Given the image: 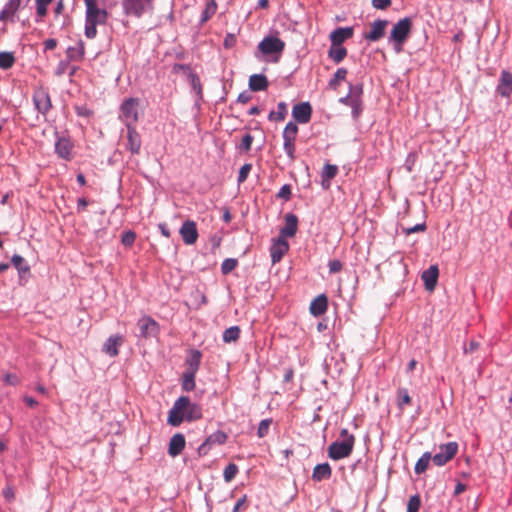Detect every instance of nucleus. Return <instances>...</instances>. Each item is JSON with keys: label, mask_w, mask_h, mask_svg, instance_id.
Segmentation results:
<instances>
[{"label": "nucleus", "mask_w": 512, "mask_h": 512, "mask_svg": "<svg viewBox=\"0 0 512 512\" xmlns=\"http://www.w3.org/2000/svg\"><path fill=\"white\" fill-rule=\"evenodd\" d=\"M86 6V24L85 35L93 39L97 34V25L105 24L108 19V13L99 6L98 0H84Z\"/></svg>", "instance_id": "obj_1"}, {"label": "nucleus", "mask_w": 512, "mask_h": 512, "mask_svg": "<svg viewBox=\"0 0 512 512\" xmlns=\"http://www.w3.org/2000/svg\"><path fill=\"white\" fill-rule=\"evenodd\" d=\"M342 440L331 443L328 447V456L332 460H340L347 458L351 455L355 437L350 434L347 429H342L340 433Z\"/></svg>", "instance_id": "obj_2"}, {"label": "nucleus", "mask_w": 512, "mask_h": 512, "mask_svg": "<svg viewBox=\"0 0 512 512\" xmlns=\"http://www.w3.org/2000/svg\"><path fill=\"white\" fill-rule=\"evenodd\" d=\"M155 0H122L125 15L141 18L145 13L154 9Z\"/></svg>", "instance_id": "obj_3"}, {"label": "nucleus", "mask_w": 512, "mask_h": 512, "mask_svg": "<svg viewBox=\"0 0 512 512\" xmlns=\"http://www.w3.org/2000/svg\"><path fill=\"white\" fill-rule=\"evenodd\" d=\"M285 49V42L276 36H267L258 44L259 52L264 56H275L277 62Z\"/></svg>", "instance_id": "obj_4"}, {"label": "nucleus", "mask_w": 512, "mask_h": 512, "mask_svg": "<svg viewBox=\"0 0 512 512\" xmlns=\"http://www.w3.org/2000/svg\"><path fill=\"white\" fill-rule=\"evenodd\" d=\"M362 94H363V87L362 85H351L349 94L341 98L340 101L342 103H345L346 105H349L352 109V116L357 119L362 113L363 106H362Z\"/></svg>", "instance_id": "obj_5"}, {"label": "nucleus", "mask_w": 512, "mask_h": 512, "mask_svg": "<svg viewBox=\"0 0 512 512\" xmlns=\"http://www.w3.org/2000/svg\"><path fill=\"white\" fill-rule=\"evenodd\" d=\"M121 119L127 128L135 126L139 119V100L136 98L126 99L121 105Z\"/></svg>", "instance_id": "obj_6"}, {"label": "nucleus", "mask_w": 512, "mask_h": 512, "mask_svg": "<svg viewBox=\"0 0 512 512\" xmlns=\"http://www.w3.org/2000/svg\"><path fill=\"white\" fill-rule=\"evenodd\" d=\"M412 29V21L410 18L405 17L399 20L392 28L389 40L391 42L396 43L397 45H402L407 37L409 36Z\"/></svg>", "instance_id": "obj_7"}, {"label": "nucleus", "mask_w": 512, "mask_h": 512, "mask_svg": "<svg viewBox=\"0 0 512 512\" xmlns=\"http://www.w3.org/2000/svg\"><path fill=\"white\" fill-rule=\"evenodd\" d=\"M188 404V397L181 396L179 397L173 407L170 409L168 413L167 422L173 427H178L184 420H186V409L185 405Z\"/></svg>", "instance_id": "obj_8"}, {"label": "nucleus", "mask_w": 512, "mask_h": 512, "mask_svg": "<svg viewBox=\"0 0 512 512\" xmlns=\"http://www.w3.org/2000/svg\"><path fill=\"white\" fill-rule=\"evenodd\" d=\"M439 449L440 451L433 456V462L437 466H443L457 454L458 444L456 442H449L440 445Z\"/></svg>", "instance_id": "obj_9"}, {"label": "nucleus", "mask_w": 512, "mask_h": 512, "mask_svg": "<svg viewBox=\"0 0 512 512\" xmlns=\"http://www.w3.org/2000/svg\"><path fill=\"white\" fill-rule=\"evenodd\" d=\"M33 102L36 109L43 115L52 108L51 98L48 89L44 87H37L33 93Z\"/></svg>", "instance_id": "obj_10"}, {"label": "nucleus", "mask_w": 512, "mask_h": 512, "mask_svg": "<svg viewBox=\"0 0 512 512\" xmlns=\"http://www.w3.org/2000/svg\"><path fill=\"white\" fill-rule=\"evenodd\" d=\"M137 326L140 331V336L143 338L155 337L159 333V324L150 316L141 317Z\"/></svg>", "instance_id": "obj_11"}, {"label": "nucleus", "mask_w": 512, "mask_h": 512, "mask_svg": "<svg viewBox=\"0 0 512 512\" xmlns=\"http://www.w3.org/2000/svg\"><path fill=\"white\" fill-rule=\"evenodd\" d=\"M228 436L225 432L218 430L209 435L198 448L200 455H206L213 445H222L226 443Z\"/></svg>", "instance_id": "obj_12"}, {"label": "nucleus", "mask_w": 512, "mask_h": 512, "mask_svg": "<svg viewBox=\"0 0 512 512\" xmlns=\"http://www.w3.org/2000/svg\"><path fill=\"white\" fill-rule=\"evenodd\" d=\"M179 233L186 245H193L198 239L196 223L191 220H187L182 224Z\"/></svg>", "instance_id": "obj_13"}, {"label": "nucleus", "mask_w": 512, "mask_h": 512, "mask_svg": "<svg viewBox=\"0 0 512 512\" xmlns=\"http://www.w3.org/2000/svg\"><path fill=\"white\" fill-rule=\"evenodd\" d=\"M312 115V107L308 102H302L294 105L292 116L296 122L306 124L310 121Z\"/></svg>", "instance_id": "obj_14"}, {"label": "nucleus", "mask_w": 512, "mask_h": 512, "mask_svg": "<svg viewBox=\"0 0 512 512\" xmlns=\"http://www.w3.org/2000/svg\"><path fill=\"white\" fill-rule=\"evenodd\" d=\"M387 25V20H375L370 24V31L364 34V38L373 42L380 40L385 34Z\"/></svg>", "instance_id": "obj_15"}, {"label": "nucleus", "mask_w": 512, "mask_h": 512, "mask_svg": "<svg viewBox=\"0 0 512 512\" xmlns=\"http://www.w3.org/2000/svg\"><path fill=\"white\" fill-rule=\"evenodd\" d=\"M353 34V27H339L330 33L329 39L334 46H342L343 42L353 37Z\"/></svg>", "instance_id": "obj_16"}, {"label": "nucleus", "mask_w": 512, "mask_h": 512, "mask_svg": "<svg viewBox=\"0 0 512 512\" xmlns=\"http://www.w3.org/2000/svg\"><path fill=\"white\" fill-rule=\"evenodd\" d=\"M288 250L289 244L287 240L279 237L270 248L272 263L275 264L280 262Z\"/></svg>", "instance_id": "obj_17"}, {"label": "nucleus", "mask_w": 512, "mask_h": 512, "mask_svg": "<svg viewBox=\"0 0 512 512\" xmlns=\"http://www.w3.org/2000/svg\"><path fill=\"white\" fill-rule=\"evenodd\" d=\"M124 343L123 336L116 334L110 336L103 344V352L110 357H116L119 354L118 348Z\"/></svg>", "instance_id": "obj_18"}, {"label": "nucleus", "mask_w": 512, "mask_h": 512, "mask_svg": "<svg viewBox=\"0 0 512 512\" xmlns=\"http://www.w3.org/2000/svg\"><path fill=\"white\" fill-rule=\"evenodd\" d=\"M497 92L502 96L509 98L512 94V74L503 70L501 72V76L499 79V84L497 86Z\"/></svg>", "instance_id": "obj_19"}, {"label": "nucleus", "mask_w": 512, "mask_h": 512, "mask_svg": "<svg viewBox=\"0 0 512 512\" xmlns=\"http://www.w3.org/2000/svg\"><path fill=\"white\" fill-rule=\"evenodd\" d=\"M73 143L70 139L61 137L55 143V151L57 155L65 160H70L72 158L73 151Z\"/></svg>", "instance_id": "obj_20"}, {"label": "nucleus", "mask_w": 512, "mask_h": 512, "mask_svg": "<svg viewBox=\"0 0 512 512\" xmlns=\"http://www.w3.org/2000/svg\"><path fill=\"white\" fill-rule=\"evenodd\" d=\"M439 276V269L437 265H431L427 270H425L421 278L424 281V285L426 290L433 291L436 287Z\"/></svg>", "instance_id": "obj_21"}, {"label": "nucleus", "mask_w": 512, "mask_h": 512, "mask_svg": "<svg viewBox=\"0 0 512 512\" xmlns=\"http://www.w3.org/2000/svg\"><path fill=\"white\" fill-rule=\"evenodd\" d=\"M298 228V218L294 214H286L285 215V226L280 230V237H293Z\"/></svg>", "instance_id": "obj_22"}, {"label": "nucleus", "mask_w": 512, "mask_h": 512, "mask_svg": "<svg viewBox=\"0 0 512 512\" xmlns=\"http://www.w3.org/2000/svg\"><path fill=\"white\" fill-rule=\"evenodd\" d=\"M185 437L181 433H176L172 436L169 442L168 454L171 457L180 455L185 448Z\"/></svg>", "instance_id": "obj_23"}, {"label": "nucleus", "mask_w": 512, "mask_h": 512, "mask_svg": "<svg viewBox=\"0 0 512 512\" xmlns=\"http://www.w3.org/2000/svg\"><path fill=\"white\" fill-rule=\"evenodd\" d=\"M127 140V148L131 151V153L138 154L141 148V137L135 126L127 128Z\"/></svg>", "instance_id": "obj_24"}, {"label": "nucleus", "mask_w": 512, "mask_h": 512, "mask_svg": "<svg viewBox=\"0 0 512 512\" xmlns=\"http://www.w3.org/2000/svg\"><path fill=\"white\" fill-rule=\"evenodd\" d=\"M21 0H9L0 12V21H13V17L18 11Z\"/></svg>", "instance_id": "obj_25"}, {"label": "nucleus", "mask_w": 512, "mask_h": 512, "mask_svg": "<svg viewBox=\"0 0 512 512\" xmlns=\"http://www.w3.org/2000/svg\"><path fill=\"white\" fill-rule=\"evenodd\" d=\"M328 308V299L325 295L317 296L310 304V313L314 316H320L326 312Z\"/></svg>", "instance_id": "obj_26"}, {"label": "nucleus", "mask_w": 512, "mask_h": 512, "mask_svg": "<svg viewBox=\"0 0 512 512\" xmlns=\"http://www.w3.org/2000/svg\"><path fill=\"white\" fill-rule=\"evenodd\" d=\"M268 85V79L263 74H253L249 77V88L254 92L264 91Z\"/></svg>", "instance_id": "obj_27"}, {"label": "nucleus", "mask_w": 512, "mask_h": 512, "mask_svg": "<svg viewBox=\"0 0 512 512\" xmlns=\"http://www.w3.org/2000/svg\"><path fill=\"white\" fill-rule=\"evenodd\" d=\"M332 475V469L329 463L318 464L314 467L312 472V479L316 482L327 480Z\"/></svg>", "instance_id": "obj_28"}, {"label": "nucleus", "mask_w": 512, "mask_h": 512, "mask_svg": "<svg viewBox=\"0 0 512 512\" xmlns=\"http://www.w3.org/2000/svg\"><path fill=\"white\" fill-rule=\"evenodd\" d=\"M202 359V353L199 350L193 349L189 352V355L186 359L187 363V371L192 373H197L200 367Z\"/></svg>", "instance_id": "obj_29"}, {"label": "nucleus", "mask_w": 512, "mask_h": 512, "mask_svg": "<svg viewBox=\"0 0 512 512\" xmlns=\"http://www.w3.org/2000/svg\"><path fill=\"white\" fill-rule=\"evenodd\" d=\"M85 55V45L82 41L67 49V57L71 61H81Z\"/></svg>", "instance_id": "obj_30"}, {"label": "nucleus", "mask_w": 512, "mask_h": 512, "mask_svg": "<svg viewBox=\"0 0 512 512\" xmlns=\"http://www.w3.org/2000/svg\"><path fill=\"white\" fill-rule=\"evenodd\" d=\"M338 173L336 165L326 164L322 171V186L326 189L330 187V182Z\"/></svg>", "instance_id": "obj_31"}, {"label": "nucleus", "mask_w": 512, "mask_h": 512, "mask_svg": "<svg viewBox=\"0 0 512 512\" xmlns=\"http://www.w3.org/2000/svg\"><path fill=\"white\" fill-rule=\"evenodd\" d=\"M185 409H186L185 416H186L187 421L199 420L202 417L201 407L196 403H192L189 398H188V404L185 405Z\"/></svg>", "instance_id": "obj_32"}, {"label": "nucleus", "mask_w": 512, "mask_h": 512, "mask_svg": "<svg viewBox=\"0 0 512 512\" xmlns=\"http://www.w3.org/2000/svg\"><path fill=\"white\" fill-rule=\"evenodd\" d=\"M412 399L406 388H399L396 392V404L398 409L403 412L407 405H410Z\"/></svg>", "instance_id": "obj_33"}, {"label": "nucleus", "mask_w": 512, "mask_h": 512, "mask_svg": "<svg viewBox=\"0 0 512 512\" xmlns=\"http://www.w3.org/2000/svg\"><path fill=\"white\" fill-rule=\"evenodd\" d=\"M347 56V49L343 46H334L331 44L328 50V57L332 59L336 64L340 63Z\"/></svg>", "instance_id": "obj_34"}, {"label": "nucleus", "mask_w": 512, "mask_h": 512, "mask_svg": "<svg viewBox=\"0 0 512 512\" xmlns=\"http://www.w3.org/2000/svg\"><path fill=\"white\" fill-rule=\"evenodd\" d=\"M217 11V3L215 0H209L205 9L202 12L200 22L201 24L206 23Z\"/></svg>", "instance_id": "obj_35"}, {"label": "nucleus", "mask_w": 512, "mask_h": 512, "mask_svg": "<svg viewBox=\"0 0 512 512\" xmlns=\"http://www.w3.org/2000/svg\"><path fill=\"white\" fill-rule=\"evenodd\" d=\"M431 459L433 460V457H431V453L425 452L415 464V473H424L427 470Z\"/></svg>", "instance_id": "obj_36"}, {"label": "nucleus", "mask_w": 512, "mask_h": 512, "mask_svg": "<svg viewBox=\"0 0 512 512\" xmlns=\"http://www.w3.org/2000/svg\"><path fill=\"white\" fill-rule=\"evenodd\" d=\"M347 73L348 71L346 68H338L334 73L333 78L329 81V87L336 90L340 85V82L346 79Z\"/></svg>", "instance_id": "obj_37"}, {"label": "nucleus", "mask_w": 512, "mask_h": 512, "mask_svg": "<svg viewBox=\"0 0 512 512\" xmlns=\"http://www.w3.org/2000/svg\"><path fill=\"white\" fill-rule=\"evenodd\" d=\"M11 262L13 266L18 270L19 274H26L30 271L29 265L26 263L25 259L20 255H13Z\"/></svg>", "instance_id": "obj_38"}, {"label": "nucleus", "mask_w": 512, "mask_h": 512, "mask_svg": "<svg viewBox=\"0 0 512 512\" xmlns=\"http://www.w3.org/2000/svg\"><path fill=\"white\" fill-rule=\"evenodd\" d=\"M287 115V105L284 102L278 103L277 111H271L269 113V120L271 121H283Z\"/></svg>", "instance_id": "obj_39"}, {"label": "nucleus", "mask_w": 512, "mask_h": 512, "mask_svg": "<svg viewBox=\"0 0 512 512\" xmlns=\"http://www.w3.org/2000/svg\"><path fill=\"white\" fill-rule=\"evenodd\" d=\"M298 134V126L294 122H289L284 128L283 131V140H293L296 141V137Z\"/></svg>", "instance_id": "obj_40"}, {"label": "nucleus", "mask_w": 512, "mask_h": 512, "mask_svg": "<svg viewBox=\"0 0 512 512\" xmlns=\"http://www.w3.org/2000/svg\"><path fill=\"white\" fill-rule=\"evenodd\" d=\"M15 63V57L11 52H0V68L10 69Z\"/></svg>", "instance_id": "obj_41"}, {"label": "nucleus", "mask_w": 512, "mask_h": 512, "mask_svg": "<svg viewBox=\"0 0 512 512\" xmlns=\"http://www.w3.org/2000/svg\"><path fill=\"white\" fill-rule=\"evenodd\" d=\"M240 336V328L238 326H232L227 328L223 333V341L226 343L237 341Z\"/></svg>", "instance_id": "obj_42"}, {"label": "nucleus", "mask_w": 512, "mask_h": 512, "mask_svg": "<svg viewBox=\"0 0 512 512\" xmlns=\"http://www.w3.org/2000/svg\"><path fill=\"white\" fill-rule=\"evenodd\" d=\"M196 373L186 371L183 375L182 388L185 391H192L195 388Z\"/></svg>", "instance_id": "obj_43"}, {"label": "nucleus", "mask_w": 512, "mask_h": 512, "mask_svg": "<svg viewBox=\"0 0 512 512\" xmlns=\"http://www.w3.org/2000/svg\"><path fill=\"white\" fill-rule=\"evenodd\" d=\"M239 469L238 466L234 463H229L223 472V477L226 482H231L235 476L237 475Z\"/></svg>", "instance_id": "obj_44"}, {"label": "nucleus", "mask_w": 512, "mask_h": 512, "mask_svg": "<svg viewBox=\"0 0 512 512\" xmlns=\"http://www.w3.org/2000/svg\"><path fill=\"white\" fill-rule=\"evenodd\" d=\"M238 265V260L235 258H227L221 264V272L224 275L232 272Z\"/></svg>", "instance_id": "obj_45"}, {"label": "nucleus", "mask_w": 512, "mask_h": 512, "mask_svg": "<svg viewBox=\"0 0 512 512\" xmlns=\"http://www.w3.org/2000/svg\"><path fill=\"white\" fill-rule=\"evenodd\" d=\"M53 0H36V14L43 18L47 15V7Z\"/></svg>", "instance_id": "obj_46"}, {"label": "nucleus", "mask_w": 512, "mask_h": 512, "mask_svg": "<svg viewBox=\"0 0 512 512\" xmlns=\"http://www.w3.org/2000/svg\"><path fill=\"white\" fill-rule=\"evenodd\" d=\"M189 82H190L193 90L196 92V94L199 97H201L202 96V85H201L199 76L195 73H190L189 74Z\"/></svg>", "instance_id": "obj_47"}, {"label": "nucleus", "mask_w": 512, "mask_h": 512, "mask_svg": "<svg viewBox=\"0 0 512 512\" xmlns=\"http://www.w3.org/2000/svg\"><path fill=\"white\" fill-rule=\"evenodd\" d=\"M421 506V499L419 495H413L409 498L407 504V512H418Z\"/></svg>", "instance_id": "obj_48"}, {"label": "nucleus", "mask_w": 512, "mask_h": 512, "mask_svg": "<svg viewBox=\"0 0 512 512\" xmlns=\"http://www.w3.org/2000/svg\"><path fill=\"white\" fill-rule=\"evenodd\" d=\"M296 141L293 140H284L283 148L287 154V156L291 159H295V151H296Z\"/></svg>", "instance_id": "obj_49"}, {"label": "nucleus", "mask_w": 512, "mask_h": 512, "mask_svg": "<svg viewBox=\"0 0 512 512\" xmlns=\"http://www.w3.org/2000/svg\"><path fill=\"white\" fill-rule=\"evenodd\" d=\"M402 233L405 234V235H410L412 233H417V232H424L426 231L427 229V225L425 222H422V223H419L413 227H402Z\"/></svg>", "instance_id": "obj_50"}, {"label": "nucleus", "mask_w": 512, "mask_h": 512, "mask_svg": "<svg viewBox=\"0 0 512 512\" xmlns=\"http://www.w3.org/2000/svg\"><path fill=\"white\" fill-rule=\"evenodd\" d=\"M271 423L272 419H264L260 422L257 430V435L259 438H263L268 434Z\"/></svg>", "instance_id": "obj_51"}, {"label": "nucleus", "mask_w": 512, "mask_h": 512, "mask_svg": "<svg viewBox=\"0 0 512 512\" xmlns=\"http://www.w3.org/2000/svg\"><path fill=\"white\" fill-rule=\"evenodd\" d=\"M252 142H253V136L250 135L249 133H247L242 137L241 144H240L239 148L241 150H243L244 152H248L251 150Z\"/></svg>", "instance_id": "obj_52"}, {"label": "nucleus", "mask_w": 512, "mask_h": 512, "mask_svg": "<svg viewBox=\"0 0 512 512\" xmlns=\"http://www.w3.org/2000/svg\"><path fill=\"white\" fill-rule=\"evenodd\" d=\"M252 169V165L247 163V164H244L240 170H239V174H238V183H243L246 181L250 171Z\"/></svg>", "instance_id": "obj_53"}, {"label": "nucleus", "mask_w": 512, "mask_h": 512, "mask_svg": "<svg viewBox=\"0 0 512 512\" xmlns=\"http://www.w3.org/2000/svg\"><path fill=\"white\" fill-rule=\"evenodd\" d=\"M136 239V234L132 231H127L122 235L121 242L124 246L130 247Z\"/></svg>", "instance_id": "obj_54"}, {"label": "nucleus", "mask_w": 512, "mask_h": 512, "mask_svg": "<svg viewBox=\"0 0 512 512\" xmlns=\"http://www.w3.org/2000/svg\"><path fill=\"white\" fill-rule=\"evenodd\" d=\"M236 44V37L234 34H231V33H228L226 36H225V39H224V42H223V45L226 49H230L232 47H234Z\"/></svg>", "instance_id": "obj_55"}, {"label": "nucleus", "mask_w": 512, "mask_h": 512, "mask_svg": "<svg viewBox=\"0 0 512 512\" xmlns=\"http://www.w3.org/2000/svg\"><path fill=\"white\" fill-rule=\"evenodd\" d=\"M277 196L281 199L288 200L291 196V188L289 185H284L280 188Z\"/></svg>", "instance_id": "obj_56"}, {"label": "nucleus", "mask_w": 512, "mask_h": 512, "mask_svg": "<svg viewBox=\"0 0 512 512\" xmlns=\"http://www.w3.org/2000/svg\"><path fill=\"white\" fill-rule=\"evenodd\" d=\"M372 5L376 9L384 10L391 5V0H372Z\"/></svg>", "instance_id": "obj_57"}, {"label": "nucleus", "mask_w": 512, "mask_h": 512, "mask_svg": "<svg viewBox=\"0 0 512 512\" xmlns=\"http://www.w3.org/2000/svg\"><path fill=\"white\" fill-rule=\"evenodd\" d=\"M330 273H337L342 270V263L339 260H331L328 264Z\"/></svg>", "instance_id": "obj_58"}, {"label": "nucleus", "mask_w": 512, "mask_h": 512, "mask_svg": "<svg viewBox=\"0 0 512 512\" xmlns=\"http://www.w3.org/2000/svg\"><path fill=\"white\" fill-rule=\"evenodd\" d=\"M480 347V343L476 340H471L468 346L464 347V353H473Z\"/></svg>", "instance_id": "obj_59"}, {"label": "nucleus", "mask_w": 512, "mask_h": 512, "mask_svg": "<svg viewBox=\"0 0 512 512\" xmlns=\"http://www.w3.org/2000/svg\"><path fill=\"white\" fill-rule=\"evenodd\" d=\"M246 500H247L246 495H244L240 499H238V501L236 502L235 506L232 509V512H239L241 510V508L244 506V504L246 503Z\"/></svg>", "instance_id": "obj_60"}, {"label": "nucleus", "mask_w": 512, "mask_h": 512, "mask_svg": "<svg viewBox=\"0 0 512 512\" xmlns=\"http://www.w3.org/2000/svg\"><path fill=\"white\" fill-rule=\"evenodd\" d=\"M56 46H57V40L56 39L49 38V39L44 41L45 50H53V49L56 48Z\"/></svg>", "instance_id": "obj_61"}, {"label": "nucleus", "mask_w": 512, "mask_h": 512, "mask_svg": "<svg viewBox=\"0 0 512 512\" xmlns=\"http://www.w3.org/2000/svg\"><path fill=\"white\" fill-rule=\"evenodd\" d=\"M4 380L10 385H16L18 383V378L14 374H6Z\"/></svg>", "instance_id": "obj_62"}, {"label": "nucleus", "mask_w": 512, "mask_h": 512, "mask_svg": "<svg viewBox=\"0 0 512 512\" xmlns=\"http://www.w3.org/2000/svg\"><path fill=\"white\" fill-rule=\"evenodd\" d=\"M251 96L247 92L240 93L238 96V102L246 104L250 101Z\"/></svg>", "instance_id": "obj_63"}, {"label": "nucleus", "mask_w": 512, "mask_h": 512, "mask_svg": "<svg viewBox=\"0 0 512 512\" xmlns=\"http://www.w3.org/2000/svg\"><path fill=\"white\" fill-rule=\"evenodd\" d=\"M159 229L161 231V234L166 237V238H169L170 237V230L168 229L167 225L166 224H160L159 225Z\"/></svg>", "instance_id": "obj_64"}]
</instances>
